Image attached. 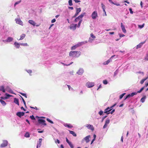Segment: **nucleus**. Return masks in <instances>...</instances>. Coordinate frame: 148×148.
Segmentation results:
<instances>
[{"instance_id": "f257e3e1", "label": "nucleus", "mask_w": 148, "mask_h": 148, "mask_svg": "<svg viewBox=\"0 0 148 148\" xmlns=\"http://www.w3.org/2000/svg\"><path fill=\"white\" fill-rule=\"evenodd\" d=\"M80 51H71L69 53V56L75 58L79 57L81 55Z\"/></svg>"}, {"instance_id": "f03ea898", "label": "nucleus", "mask_w": 148, "mask_h": 148, "mask_svg": "<svg viewBox=\"0 0 148 148\" xmlns=\"http://www.w3.org/2000/svg\"><path fill=\"white\" fill-rule=\"evenodd\" d=\"M91 17L92 19H95L98 17L97 13L96 11H95L92 12L91 14Z\"/></svg>"}, {"instance_id": "7ed1b4c3", "label": "nucleus", "mask_w": 148, "mask_h": 148, "mask_svg": "<svg viewBox=\"0 0 148 148\" xmlns=\"http://www.w3.org/2000/svg\"><path fill=\"white\" fill-rule=\"evenodd\" d=\"M82 19H80L78 16L77 18H76L75 20L74 21L75 22H77L78 21H79V23H78V27H79L82 21Z\"/></svg>"}, {"instance_id": "20e7f679", "label": "nucleus", "mask_w": 148, "mask_h": 148, "mask_svg": "<svg viewBox=\"0 0 148 148\" xmlns=\"http://www.w3.org/2000/svg\"><path fill=\"white\" fill-rule=\"evenodd\" d=\"M94 83L93 82H88L86 84V86L88 88H91L94 86Z\"/></svg>"}, {"instance_id": "39448f33", "label": "nucleus", "mask_w": 148, "mask_h": 148, "mask_svg": "<svg viewBox=\"0 0 148 148\" xmlns=\"http://www.w3.org/2000/svg\"><path fill=\"white\" fill-rule=\"evenodd\" d=\"M81 9L80 8H77L76 9V12L75 15L73 16L72 18H75L79 14V13L81 12Z\"/></svg>"}, {"instance_id": "423d86ee", "label": "nucleus", "mask_w": 148, "mask_h": 148, "mask_svg": "<svg viewBox=\"0 0 148 148\" xmlns=\"http://www.w3.org/2000/svg\"><path fill=\"white\" fill-rule=\"evenodd\" d=\"M112 109H111L110 108L108 107L105 110L104 112L107 114H109L110 113V112L111 111Z\"/></svg>"}, {"instance_id": "0eeeda50", "label": "nucleus", "mask_w": 148, "mask_h": 148, "mask_svg": "<svg viewBox=\"0 0 148 148\" xmlns=\"http://www.w3.org/2000/svg\"><path fill=\"white\" fill-rule=\"evenodd\" d=\"M136 94L137 93L134 92L132 93L131 94H128L126 96L124 100H125L128 98H129L131 97H132Z\"/></svg>"}, {"instance_id": "6e6552de", "label": "nucleus", "mask_w": 148, "mask_h": 148, "mask_svg": "<svg viewBox=\"0 0 148 148\" xmlns=\"http://www.w3.org/2000/svg\"><path fill=\"white\" fill-rule=\"evenodd\" d=\"M15 21L16 23L19 24V25H23V23L22 21L21 20L20 18H16L15 19Z\"/></svg>"}, {"instance_id": "1a4fd4ad", "label": "nucleus", "mask_w": 148, "mask_h": 148, "mask_svg": "<svg viewBox=\"0 0 148 148\" xmlns=\"http://www.w3.org/2000/svg\"><path fill=\"white\" fill-rule=\"evenodd\" d=\"M38 122L40 124H41L42 125H46V124L45 123V121L42 119H39L38 120Z\"/></svg>"}, {"instance_id": "9d476101", "label": "nucleus", "mask_w": 148, "mask_h": 148, "mask_svg": "<svg viewBox=\"0 0 148 148\" xmlns=\"http://www.w3.org/2000/svg\"><path fill=\"white\" fill-rule=\"evenodd\" d=\"M8 145V142L7 140H4L3 143L1 145V147H3L6 146Z\"/></svg>"}, {"instance_id": "9b49d317", "label": "nucleus", "mask_w": 148, "mask_h": 148, "mask_svg": "<svg viewBox=\"0 0 148 148\" xmlns=\"http://www.w3.org/2000/svg\"><path fill=\"white\" fill-rule=\"evenodd\" d=\"M90 137V135H88L83 138V140H84L85 141L86 143H88L89 141L90 140H89V138Z\"/></svg>"}, {"instance_id": "f8f14e48", "label": "nucleus", "mask_w": 148, "mask_h": 148, "mask_svg": "<svg viewBox=\"0 0 148 148\" xmlns=\"http://www.w3.org/2000/svg\"><path fill=\"white\" fill-rule=\"evenodd\" d=\"M77 25V24H73L70 25V28L73 30H75L76 29Z\"/></svg>"}, {"instance_id": "ddd939ff", "label": "nucleus", "mask_w": 148, "mask_h": 148, "mask_svg": "<svg viewBox=\"0 0 148 148\" xmlns=\"http://www.w3.org/2000/svg\"><path fill=\"white\" fill-rule=\"evenodd\" d=\"M81 44L80 43H78L76 45L72 46L71 48V50H75L77 48L80 46Z\"/></svg>"}, {"instance_id": "4468645a", "label": "nucleus", "mask_w": 148, "mask_h": 148, "mask_svg": "<svg viewBox=\"0 0 148 148\" xmlns=\"http://www.w3.org/2000/svg\"><path fill=\"white\" fill-rule=\"evenodd\" d=\"M86 127H87L88 129H90L92 131H93L94 130V128L93 126L91 125H87Z\"/></svg>"}, {"instance_id": "2eb2a0df", "label": "nucleus", "mask_w": 148, "mask_h": 148, "mask_svg": "<svg viewBox=\"0 0 148 148\" xmlns=\"http://www.w3.org/2000/svg\"><path fill=\"white\" fill-rule=\"evenodd\" d=\"M25 114V113L23 112H18L16 114V115L18 117H21L22 116H23Z\"/></svg>"}, {"instance_id": "dca6fc26", "label": "nucleus", "mask_w": 148, "mask_h": 148, "mask_svg": "<svg viewBox=\"0 0 148 148\" xmlns=\"http://www.w3.org/2000/svg\"><path fill=\"white\" fill-rule=\"evenodd\" d=\"M121 26L123 32L124 33H125L126 32V30L124 26L122 23L121 24Z\"/></svg>"}, {"instance_id": "f3484780", "label": "nucleus", "mask_w": 148, "mask_h": 148, "mask_svg": "<svg viewBox=\"0 0 148 148\" xmlns=\"http://www.w3.org/2000/svg\"><path fill=\"white\" fill-rule=\"evenodd\" d=\"M90 35L91 37L92 38V39H91V38H90L89 39V41H91L92 40H93L96 38V36H94L93 34L92 33L90 34Z\"/></svg>"}, {"instance_id": "a211bd4d", "label": "nucleus", "mask_w": 148, "mask_h": 148, "mask_svg": "<svg viewBox=\"0 0 148 148\" xmlns=\"http://www.w3.org/2000/svg\"><path fill=\"white\" fill-rule=\"evenodd\" d=\"M84 71L82 69H80L77 72V74L79 75H82L84 73Z\"/></svg>"}, {"instance_id": "6ab92c4d", "label": "nucleus", "mask_w": 148, "mask_h": 148, "mask_svg": "<svg viewBox=\"0 0 148 148\" xmlns=\"http://www.w3.org/2000/svg\"><path fill=\"white\" fill-rule=\"evenodd\" d=\"M28 22L31 24L33 25V26H35L36 23L33 20H29Z\"/></svg>"}, {"instance_id": "aec40b11", "label": "nucleus", "mask_w": 148, "mask_h": 148, "mask_svg": "<svg viewBox=\"0 0 148 148\" xmlns=\"http://www.w3.org/2000/svg\"><path fill=\"white\" fill-rule=\"evenodd\" d=\"M69 133L72 134L73 136L75 137H76L77 136L76 134L74 132L70 130H69Z\"/></svg>"}, {"instance_id": "412c9836", "label": "nucleus", "mask_w": 148, "mask_h": 148, "mask_svg": "<svg viewBox=\"0 0 148 148\" xmlns=\"http://www.w3.org/2000/svg\"><path fill=\"white\" fill-rule=\"evenodd\" d=\"M14 102L16 104L19 105V100L18 99L16 98H15L14 99Z\"/></svg>"}, {"instance_id": "4be33fe9", "label": "nucleus", "mask_w": 148, "mask_h": 148, "mask_svg": "<svg viewBox=\"0 0 148 148\" xmlns=\"http://www.w3.org/2000/svg\"><path fill=\"white\" fill-rule=\"evenodd\" d=\"M13 38L11 37H8V38L7 39L6 41L7 42H10L12 41L13 40Z\"/></svg>"}, {"instance_id": "5701e85b", "label": "nucleus", "mask_w": 148, "mask_h": 148, "mask_svg": "<svg viewBox=\"0 0 148 148\" xmlns=\"http://www.w3.org/2000/svg\"><path fill=\"white\" fill-rule=\"evenodd\" d=\"M25 36V34H23L21 36V37L18 40H22L24 39Z\"/></svg>"}, {"instance_id": "b1692460", "label": "nucleus", "mask_w": 148, "mask_h": 148, "mask_svg": "<svg viewBox=\"0 0 148 148\" xmlns=\"http://www.w3.org/2000/svg\"><path fill=\"white\" fill-rule=\"evenodd\" d=\"M0 90L2 91L3 92H5V90L4 89V87L3 86H1L0 87Z\"/></svg>"}, {"instance_id": "393cba45", "label": "nucleus", "mask_w": 148, "mask_h": 148, "mask_svg": "<svg viewBox=\"0 0 148 148\" xmlns=\"http://www.w3.org/2000/svg\"><path fill=\"white\" fill-rule=\"evenodd\" d=\"M14 45H15V46L17 48H19L20 47V45L19 44V43L16 42H14Z\"/></svg>"}, {"instance_id": "a878e982", "label": "nucleus", "mask_w": 148, "mask_h": 148, "mask_svg": "<svg viewBox=\"0 0 148 148\" xmlns=\"http://www.w3.org/2000/svg\"><path fill=\"white\" fill-rule=\"evenodd\" d=\"M148 78V76L147 77L143 79L140 82V83L141 84H143L144 82Z\"/></svg>"}, {"instance_id": "bb28decb", "label": "nucleus", "mask_w": 148, "mask_h": 148, "mask_svg": "<svg viewBox=\"0 0 148 148\" xmlns=\"http://www.w3.org/2000/svg\"><path fill=\"white\" fill-rule=\"evenodd\" d=\"M146 96H144L140 99V101L142 103H143L145 102V100L146 99Z\"/></svg>"}, {"instance_id": "cd10ccee", "label": "nucleus", "mask_w": 148, "mask_h": 148, "mask_svg": "<svg viewBox=\"0 0 148 148\" xmlns=\"http://www.w3.org/2000/svg\"><path fill=\"white\" fill-rule=\"evenodd\" d=\"M143 44V43L142 42L140 43L137 46L136 49H138L139 48H140L142 46Z\"/></svg>"}, {"instance_id": "c85d7f7f", "label": "nucleus", "mask_w": 148, "mask_h": 148, "mask_svg": "<svg viewBox=\"0 0 148 148\" xmlns=\"http://www.w3.org/2000/svg\"><path fill=\"white\" fill-rule=\"evenodd\" d=\"M64 126L66 127H67L68 128H71L73 127V126L69 124H66L64 125Z\"/></svg>"}, {"instance_id": "c756f323", "label": "nucleus", "mask_w": 148, "mask_h": 148, "mask_svg": "<svg viewBox=\"0 0 148 148\" xmlns=\"http://www.w3.org/2000/svg\"><path fill=\"white\" fill-rule=\"evenodd\" d=\"M0 102L3 106H5L6 104V103L2 99H0Z\"/></svg>"}, {"instance_id": "7c9ffc66", "label": "nucleus", "mask_w": 148, "mask_h": 148, "mask_svg": "<svg viewBox=\"0 0 148 148\" xmlns=\"http://www.w3.org/2000/svg\"><path fill=\"white\" fill-rule=\"evenodd\" d=\"M110 60L109 59L106 61L104 62L103 63V64L104 65H107L109 64V63L110 62Z\"/></svg>"}, {"instance_id": "2f4dec72", "label": "nucleus", "mask_w": 148, "mask_h": 148, "mask_svg": "<svg viewBox=\"0 0 148 148\" xmlns=\"http://www.w3.org/2000/svg\"><path fill=\"white\" fill-rule=\"evenodd\" d=\"M85 14V13H83L79 16L78 17L80 19H82V18L83 17Z\"/></svg>"}, {"instance_id": "473e14b6", "label": "nucleus", "mask_w": 148, "mask_h": 148, "mask_svg": "<svg viewBox=\"0 0 148 148\" xmlns=\"http://www.w3.org/2000/svg\"><path fill=\"white\" fill-rule=\"evenodd\" d=\"M42 138H40L39 139V147H40L41 145V143L42 141Z\"/></svg>"}, {"instance_id": "72a5a7b5", "label": "nucleus", "mask_w": 148, "mask_h": 148, "mask_svg": "<svg viewBox=\"0 0 148 148\" xmlns=\"http://www.w3.org/2000/svg\"><path fill=\"white\" fill-rule=\"evenodd\" d=\"M20 45L23 46H28L27 43H21Z\"/></svg>"}, {"instance_id": "f704fd0d", "label": "nucleus", "mask_w": 148, "mask_h": 148, "mask_svg": "<svg viewBox=\"0 0 148 148\" xmlns=\"http://www.w3.org/2000/svg\"><path fill=\"white\" fill-rule=\"evenodd\" d=\"M69 4L70 6H72L73 4L72 3V0H69L68 1Z\"/></svg>"}, {"instance_id": "c9c22d12", "label": "nucleus", "mask_w": 148, "mask_h": 148, "mask_svg": "<svg viewBox=\"0 0 148 148\" xmlns=\"http://www.w3.org/2000/svg\"><path fill=\"white\" fill-rule=\"evenodd\" d=\"M25 136L27 138H29L30 136V135L29 133L26 132L25 135Z\"/></svg>"}, {"instance_id": "e433bc0d", "label": "nucleus", "mask_w": 148, "mask_h": 148, "mask_svg": "<svg viewBox=\"0 0 148 148\" xmlns=\"http://www.w3.org/2000/svg\"><path fill=\"white\" fill-rule=\"evenodd\" d=\"M68 144L71 148H74L73 145L71 142L69 143Z\"/></svg>"}, {"instance_id": "4c0bfd02", "label": "nucleus", "mask_w": 148, "mask_h": 148, "mask_svg": "<svg viewBox=\"0 0 148 148\" xmlns=\"http://www.w3.org/2000/svg\"><path fill=\"white\" fill-rule=\"evenodd\" d=\"M144 87L142 88L139 91H138L137 92H136L137 93H140V92H142V91L144 89Z\"/></svg>"}, {"instance_id": "58836bf2", "label": "nucleus", "mask_w": 148, "mask_h": 148, "mask_svg": "<svg viewBox=\"0 0 148 148\" xmlns=\"http://www.w3.org/2000/svg\"><path fill=\"white\" fill-rule=\"evenodd\" d=\"M5 95L6 96V97H5V99H7L8 97H10L12 96L11 95H9V94H8L7 93H6L5 94Z\"/></svg>"}, {"instance_id": "ea45409f", "label": "nucleus", "mask_w": 148, "mask_h": 148, "mask_svg": "<svg viewBox=\"0 0 148 148\" xmlns=\"http://www.w3.org/2000/svg\"><path fill=\"white\" fill-rule=\"evenodd\" d=\"M125 94V93H123L121 95H120L119 97V99H121L123 97V96Z\"/></svg>"}, {"instance_id": "a19ab883", "label": "nucleus", "mask_w": 148, "mask_h": 148, "mask_svg": "<svg viewBox=\"0 0 148 148\" xmlns=\"http://www.w3.org/2000/svg\"><path fill=\"white\" fill-rule=\"evenodd\" d=\"M144 25H145V24L143 23L142 25H138V27L139 28L141 29V28H143L144 27Z\"/></svg>"}, {"instance_id": "79ce46f5", "label": "nucleus", "mask_w": 148, "mask_h": 148, "mask_svg": "<svg viewBox=\"0 0 148 148\" xmlns=\"http://www.w3.org/2000/svg\"><path fill=\"white\" fill-rule=\"evenodd\" d=\"M110 120L109 119L106 120L105 122V124L107 125V124H108L110 123Z\"/></svg>"}, {"instance_id": "37998d69", "label": "nucleus", "mask_w": 148, "mask_h": 148, "mask_svg": "<svg viewBox=\"0 0 148 148\" xmlns=\"http://www.w3.org/2000/svg\"><path fill=\"white\" fill-rule=\"evenodd\" d=\"M47 120L49 122L52 123V124H53V122L51 120L49 119V118H47Z\"/></svg>"}, {"instance_id": "c03bdc74", "label": "nucleus", "mask_w": 148, "mask_h": 148, "mask_svg": "<svg viewBox=\"0 0 148 148\" xmlns=\"http://www.w3.org/2000/svg\"><path fill=\"white\" fill-rule=\"evenodd\" d=\"M20 93L21 95H23V96H24L25 98H27V95H26V94L25 93H21V92H20Z\"/></svg>"}, {"instance_id": "a18cd8bd", "label": "nucleus", "mask_w": 148, "mask_h": 148, "mask_svg": "<svg viewBox=\"0 0 148 148\" xmlns=\"http://www.w3.org/2000/svg\"><path fill=\"white\" fill-rule=\"evenodd\" d=\"M101 5L103 10H104V9L105 8V5L103 3H101Z\"/></svg>"}, {"instance_id": "49530a36", "label": "nucleus", "mask_w": 148, "mask_h": 148, "mask_svg": "<svg viewBox=\"0 0 148 148\" xmlns=\"http://www.w3.org/2000/svg\"><path fill=\"white\" fill-rule=\"evenodd\" d=\"M30 117L32 120H34L35 119V117H34V116L33 115L31 116H30Z\"/></svg>"}, {"instance_id": "de8ad7c7", "label": "nucleus", "mask_w": 148, "mask_h": 148, "mask_svg": "<svg viewBox=\"0 0 148 148\" xmlns=\"http://www.w3.org/2000/svg\"><path fill=\"white\" fill-rule=\"evenodd\" d=\"M103 83L104 84H108V82L107 80H105L103 81Z\"/></svg>"}, {"instance_id": "09e8293b", "label": "nucleus", "mask_w": 148, "mask_h": 148, "mask_svg": "<svg viewBox=\"0 0 148 148\" xmlns=\"http://www.w3.org/2000/svg\"><path fill=\"white\" fill-rule=\"evenodd\" d=\"M145 59V60L148 61V53L147 54Z\"/></svg>"}, {"instance_id": "8fccbe9b", "label": "nucleus", "mask_w": 148, "mask_h": 148, "mask_svg": "<svg viewBox=\"0 0 148 148\" xmlns=\"http://www.w3.org/2000/svg\"><path fill=\"white\" fill-rule=\"evenodd\" d=\"M21 2V1H20L16 2L14 4V6H15L16 5L19 3H20Z\"/></svg>"}, {"instance_id": "3c124183", "label": "nucleus", "mask_w": 148, "mask_h": 148, "mask_svg": "<svg viewBox=\"0 0 148 148\" xmlns=\"http://www.w3.org/2000/svg\"><path fill=\"white\" fill-rule=\"evenodd\" d=\"M103 112L102 111V110H101L99 112V114L100 115H102V114H103Z\"/></svg>"}, {"instance_id": "603ef678", "label": "nucleus", "mask_w": 148, "mask_h": 148, "mask_svg": "<svg viewBox=\"0 0 148 148\" xmlns=\"http://www.w3.org/2000/svg\"><path fill=\"white\" fill-rule=\"evenodd\" d=\"M129 11L131 14H132L133 13V12L132 10V9L131 8L129 9Z\"/></svg>"}, {"instance_id": "864d4df0", "label": "nucleus", "mask_w": 148, "mask_h": 148, "mask_svg": "<svg viewBox=\"0 0 148 148\" xmlns=\"http://www.w3.org/2000/svg\"><path fill=\"white\" fill-rule=\"evenodd\" d=\"M56 19L54 18V19H52L51 21V22L52 23H54L56 22Z\"/></svg>"}, {"instance_id": "5fc2aeb1", "label": "nucleus", "mask_w": 148, "mask_h": 148, "mask_svg": "<svg viewBox=\"0 0 148 148\" xmlns=\"http://www.w3.org/2000/svg\"><path fill=\"white\" fill-rule=\"evenodd\" d=\"M20 97H21V98L22 99V101H23V103H25V100H24V99H23V98L21 96H20Z\"/></svg>"}, {"instance_id": "6e6d98bb", "label": "nucleus", "mask_w": 148, "mask_h": 148, "mask_svg": "<svg viewBox=\"0 0 148 148\" xmlns=\"http://www.w3.org/2000/svg\"><path fill=\"white\" fill-rule=\"evenodd\" d=\"M116 105V103H115L113 105H112V106L110 107V108H111V109H112V108L114 107Z\"/></svg>"}, {"instance_id": "4d7b16f0", "label": "nucleus", "mask_w": 148, "mask_h": 148, "mask_svg": "<svg viewBox=\"0 0 148 148\" xmlns=\"http://www.w3.org/2000/svg\"><path fill=\"white\" fill-rule=\"evenodd\" d=\"M75 3H78L80 2V1L79 0H73Z\"/></svg>"}, {"instance_id": "13d9d810", "label": "nucleus", "mask_w": 148, "mask_h": 148, "mask_svg": "<svg viewBox=\"0 0 148 148\" xmlns=\"http://www.w3.org/2000/svg\"><path fill=\"white\" fill-rule=\"evenodd\" d=\"M66 141L67 142V143L68 144L69 143H70V142L69 141V140H68V138H66Z\"/></svg>"}, {"instance_id": "bf43d9fd", "label": "nucleus", "mask_w": 148, "mask_h": 148, "mask_svg": "<svg viewBox=\"0 0 148 148\" xmlns=\"http://www.w3.org/2000/svg\"><path fill=\"white\" fill-rule=\"evenodd\" d=\"M114 111H115V110L114 109V110H112V111L111 112H110V113L111 114H112L114 112Z\"/></svg>"}, {"instance_id": "052dcab7", "label": "nucleus", "mask_w": 148, "mask_h": 148, "mask_svg": "<svg viewBox=\"0 0 148 148\" xmlns=\"http://www.w3.org/2000/svg\"><path fill=\"white\" fill-rule=\"evenodd\" d=\"M69 9H71V10H73V8L72 7H69Z\"/></svg>"}, {"instance_id": "680f3d73", "label": "nucleus", "mask_w": 148, "mask_h": 148, "mask_svg": "<svg viewBox=\"0 0 148 148\" xmlns=\"http://www.w3.org/2000/svg\"><path fill=\"white\" fill-rule=\"evenodd\" d=\"M107 125L105 124L103 126V128L104 129L106 128L107 126Z\"/></svg>"}, {"instance_id": "e2e57ef3", "label": "nucleus", "mask_w": 148, "mask_h": 148, "mask_svg": "<svg viewBox=\"0 0 148 148\" xmlns=\"http://www.w3.org/2000/svg\"><path fill=\"white\" fill-rule=\"evenodd\" d=\"M57 142L58 144L60 143V141L58 139H57L56 141V143Z\"/></svg>"}, {"instance_id": "0e129e2a", "label": "nucleus", "mask_w": 148, "mask_h": 148, "mask_svg": "<svg viewBox=\"0 0 148 148\" xmlns=\"http://www.w3.org/2000/svg\"><path fill=\"white\" fill-rule=\"evenodd\" d=\"M93 137H94V138L93 139H94L95 140L96 138V135L95 134H94V135H93Z\"/></svg>"}, {"instance_id": "69168bd1", "label": "nucleus", "mask_w": 148, "mask_h": 148, "mask_svg": "<svg viewBox=\"0 0 148 148\" xmlns=\"http://www.w3.org/2000/svg\"><path fill=\"white\" fill-rule=\"evenodd\" d=\"M140 5H141V8H142L143 7V2L142 1H141L140 2Z\"/></svg>"}, {"instance_id": "338daca9", "label": "nucleus", "mask_w": 148, "mask_h": 148, "mask_svg": "<svg viewBox=\"0 0 148 148\" xmlns=\"http://www.w3.org/2000/svg\"><path fill=\"white\" fill-rule=\"evenodd\" d=\"M109 34H111V35H112V34H114V32H109Z\"/></svg>"}, {"instance_id": "774afa93", "label": "nucleus", "mask_w": 148, "mask_h": 148, "mask_svg": "<svg viewBox=\"0 0 148 148\" xmlns=\"http://www.w3.org/2000/svg\"><path fill=\"white\" fill-rule=\"evenodd\" d=\"M68 87L69 88V90L71 88V86L69 85H67Z\"/></svg>"}]
</instances>
